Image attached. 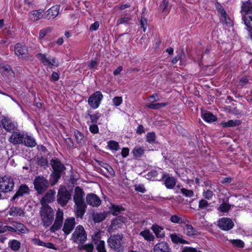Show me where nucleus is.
<instances>
[{"instance_id":"obj_1","label":"nucleus","mask_w":252,"mask_h":252,"mask_svg":"<svg viewBox=\"0 0 252 252\" xmlns=\"http://www.w3.org/2000/svg\"><path fill=\"white\" fill-rule=\"evenodd\" d=\"M41 220L43 225L47 227L51 225L54 219L53 210L48 205H43L40 211Z\"/></svg>"},{"instance_id":"obj_2","label":"nucleus","mask_w":252,"mask_h":252,"mask_svg":"<svg viewBox=\"0 0 252 252\" xmlns=\"http://www.w3.org/2000/svg\"><path fill=\"white\" fill-rule=\"evenodd\" d=\"M123 238L124 235L122 233L111 235L107 240L108 246L116 252H123Z\"/></svg>"},{"instance_id":"obj_3","label":"nucleus","mask_w":252,"mask_h":252,"mask_svg":"<svg viewBox=\"0 0 252 252\" xmlns=\"http://www.w3.org/2000/svg\"><path fill=\"white\" fill-rule=\"evenodd\" d=\"M50 164L53 169V172L51 175L53 178L52 184L54 185L61 178V174L65 167L58 159H52L50 161Z\"/></svg>"},{"instance_id":"obj_4","label":"nucleus","mask_w":252,"mask_h":252,"mask_svg":"<svg viewBox=\"0 0 252 252\" xmlns=\"http://www.w3.org/2000/svg\"><path fill=\"white\" fill-rule=\"evenodd\" d=\"M71 193L67 188L61 186L58 189L57 201L62 207L65 206L71 198Z\"/></svg>"},{"instance_id":"obj_5","label":"nucleus","mask_w":252,"mask_h":252,"mask_svg":"<svg viewBox=\"0 0 252 252\" xmlns=\"http://www.w3.org/2000/svg\"><path fill=\"white\" fill-rule=\"evenodd\" d=\"M242 11L247 14H250L247 17L243 16L242 19L245 25L252 30V5L250 0L243 3L242 6Z\"/></svg>"},{"instance_id":"obj_6","label":"nucleus","mask_w":252,"mask_h":252,"mask_svg":"<svg viewBox=\"0 0 252 252\" xmlns=\"http://www.w3.org/2000/svg\"><path fill=\"white\" fill-rule=\"evenodd\" d=\"M87 236V233L83 226L79 225L72 234L71 240L74 243L83 244L86 241Z\"/></svg>"},{"instance_id":"obj_7","label":"nucleus","mask_w":252,"mask_h":252,"mask_svg":"<svg viewBox=\"0 0 252 252\" xmlns=\"http://www.w3.org/2000/svg\"><path fill=\"white\" fill-rule=\"evenodd\" d=\"M35 189L38 194L43 193L49 187L48 181L42 176L36 177L33 181Z\"/></svg>"},{"instance_id":"obj_8","label":"nucleus","mask_w":252,"mask_h":252,"mask_svg":"<svg viewBox=\"0 0 252 252\" xmlns=\"http://www.w3.org/2000/svg\"><path fill=\"white\" fill-rule=\"evenodd\" d=\"M13 179L10 176L0 177V191L4 193L11 191L14 187Z\"/></svg>"},{"instance_id":"obj_9","label":"nucleus","mask_w":252,"mask_h":252,"mask_svg":"<svg viewBox=\"0 0 252 252\" xmlns=\"http://www.w3.org/2000/svg\"><path fill=\"white\" fill-rule=\"evenodd\" d=\"M103 97L101 92L97 91L89 97L88 104L92 108L96 109L99 107Z\"/></svg>"},{"instance_id":"obj_10","label":"nucleus","mask_w":252,"mask_h":252,"mask_svg":"<svg viewBox=\"0 0 252 252\" xmlns=\"http://www.w3.org/2000/svg\"><path fill=\"white\" fill-rule=\"evenodd\" d=\"M15 54L19 58L25 60H29L31 58L28 54V48L24 45L21 43H17L14 46Z\"/></svg>"},{"instance_id":"obj_11","label":"nucleus","mask_w":252,"mask_h":252,"mask_svg":"<svg viewBox=\"0 0 252 252\" xmlns=\"http://www.w3.org/2000/svg\"><path fill=\"white\" fill-rule=\"evenodd\" d=\"M63 213L62 210L59 209L56 215L55 220L54 224L50 227V231L52 232L58 230L62 226Z\"/></svg>"},{"instance_id":"obj_12","label":"nucleus","mask_w":252,"mask_h":252,"mask_svg":"<svg viewBox=\"0 0 252 252\" xmlns=\"http://www.w3.org/2000/svg\"><path fill=\"white\" fill-rule=\"evenodd\" d=\"M125 218L123 217H119L113 220L109 227L108 231L110 232H113L119 228L124 227V226L125 225Z\"/></svg>"},{"instance_id":"obj_13","label":"nucleus","mask_w":252,"mask_h":252,"mask_svg":"<svg viewBox=\"0 0 252 252\" xmlns=\"http://www.w3.org/2000/svg\"><path fill=\"white\" fill-rule=\"evenodd\" d=\"M218 225L221 230L228 231L233 227L234 223L230 219L222 218L218 221Z\"/></svg>"},{"instance_id":"obj_14","label":"nucleus","mask_w":252,"mask_h":252,"mask_svg":"<svg viewBox=\"0 0 252 252\" xmlns=\"http://www.w3.org/2000/svg\"><path fill=\"white\" fill-rule=\"evenodd\" d=\"M75 225L74 218L67 219L63 224V231L66 235H68L73 229Z\"/></svg>"},{"instance_id":"obj_15","label":"nucleus","mask_w":252,"mask_h":252,"mask_svg":"<svg viewBox=\"0 0 252 252\" xmlns=\"http://www.w3.org/2000/svg\"><path fill=\"white\" fill-rule=\"evenodd\" d=\"M86 199L87 204L93 207H98L101 204L100 198L94 193L87 194Z\"/></svg>"},{"instance_id":"obj_16","label":"nucleus","mask_w":252,"mask_h":252,"mask_svg":"<svg viewBox=\"0 0 252 252\" xmlns=\"http://www.w3.org/2000/svg\"><path fill=\"white\" fill-rule=\"evenodd\" d=\"M59 9V5L53 6L45 13L44 18L48 20L54 19L58 15Z\"/></svg>"},{"instance_id":"obj_17","label":"nucleus","mask_w":252,"mask_h":252,"mask_svg":"<svg viewBox=\"0 0 252 252\" xmlns=\"http://www.w3.org/2000/svg\"><path fill=\"white\" fill-rule=\"evenodd\" d=\"M86 207L85 202L75 203L74 209L77 218H82L86 212Z\"/></svg>"},{"instance_id":"obj_18","label":"nucleus","mask_w":252,"mask_h":252,"mask_svg":"<svg viewBox=\"0 0 252 252\" xmlns=\"http://www.w3.org/2000/svg\"><path fill=\"white\" fill-rule=\"evenodd\" d=\"M85 195L84 191L79 187H76L74 189L73 201L75 203L84 202L83 197Z\"/></svg>"},{"instance_id":"obj_19","label":"nucleus","mask_w":252,"mask_h":252,"mask_svg":"<svg viewBox=\"0 0 252 252\" xmlns=\"http://www.w3.org/2000/svg\"><path fill=\"white\" fill-rule=\"evenodd\" d=\"M24 136L18 132H14L9 137V141L14 144H19L23 142Z\"/></svg>"},{"instance_id":"obj_20","label":"nucleus","mask_w":252,"mask_h":252,"mask_svg":"<svg viewBox=\"0 0 252 252\" xmlns=\"http://www.w3.org/2000/svg\"><path fill=\"white\" fill-rule=\"evenodd\" d=\"M56 191L53 189H50L45 194L41 199V203L43 205H46L47 203H51L55 200V195Z\"/></svg>"},{"instance_id":"obj_21","label":"nucleus","mask_w":252,"mask_h":252,"mask_svg":"<svg viewBox=\"0 0 252 252\" xmlns=\"http://www.w3.org/2000/svg\"><path fill=\"white\" fill-rule=\"evenodd\" d=\"M153 252H170V249L168 244L163 241L155 246Z\"/></svg>"},{"instance_id":"obj_22","label":"nucleus","mask_w":252,"mask_h":252,"mask_svg":"<svg viewBox=\"0 0 252 252\" xmlns=\"http://www.w3.org/2000/svg\"><path fill=\"white\" fill-rule=\"evenodd\" d=\"M184 232L189 236H197L199 235L198 231L195 229L191 224L189 223H185Z\"/></svg>"},{"instance_id":"obj_23","label":"nucleus","mask_w":252,"mask_h":252,"mask_svg":"<svg viewBox=\"0 0 252 252\" xmlns=\"http://www.w3.org/2000/svg\"><path fill=\"white\" fill-rule=\"evenodd\" d=\"M30 189L28 186L23 184L21 185L18 190L17 191L16 193L14 194V195L12 197V200H15L16 199L18 198V197L20 196H22L24 194H29V193Z\"/></svg>"},{"instance_id":"obj_24","label":"nucleus","mask_w":252,"mask_h":252,"mask_svg":"<svg viewBox=\"0 0 252 252\" xmlns=\"http://www.w3.org/2000/svg\"><path fill=\"white\" fill-rule=\"evenodd\" d=\"M2 124L4 129L7 131L13 132L15 129V125L8 119H3L2 120Z\"/></svg>"},{"instance_id":"obj_25","label":"nucleus","mask_w":252,"mask_h":252,"mask_svg":"<svg viewBox=\"0 0 252 252\" xmlns=\"http://www.w3.org/2000/svg\"><path fill=\"white\" fill-rule=\"evenodd\" d=\"M201 117L208 123H212L217 120V117L210 112L206 111H202Z\"/></svg>"},{"instance_id":"obj_26","label":"nucleus","mask_w":252,"mask_h":252,"mask_svg":"<svg viewBox=\"0 0 252 252\" xmlns=\"http://www.w3.org/2000/svg\"><path fill=\"white\" fill-rule=\"evenodd\" d=\"M8 214L10 216L13 217L24 216L25 212L21 208L12 207L9 209Z\"/></svg>"},{"instance_id":"obj_27","label":"nucleus","mask_w":252,"mask_h":252,"mask_svg":"<svg viewBox=\"0 0 252 252\" xmlns=\"http://www.w3.org/2000/svg\"><path fill=\"white\" fill-rule=\"evenodd\" d=\"M170 237L171 239V241L174 243L176 244H187L188 242L182 238V236H181L179 234H176L175 233L174 234H171L170 235Z\"/></svg>"},{"instance_id":"obj_28","label":"nucleus","mask_w":252,"mask_h":252,"mask_svg":"<svg viewBox=\"0 0 252 252\" xmlns=\"http://www.w3.org/2000/svg\"><path fill=\"white\" fill-rule=\"evenodd\" d=\"M30 16L32 20L33 21H37L42 17L44 18V15L42 14V11L39 10L32 11L30 13Z\"/></svg>"},{"instance_id":"obj_29","label":"nucleus","mask_w":252,"mask_h":252,"mask_svg":"<svg viewBox=\"0 0 252 252\" xmlns=\"http://www.w3.org/2000/svg\"><path fill=\"white\" fill-rule=\"evenodd\" d=\"M151 229L155 233L157 237L163 238L164 237V233L163 231V228L158 225H153Z\"/></svg>"},{"instance_id":"obj_30","label":"nucleus","mask_w":252,"mask_h":252,"mask_svg":"<svg viewBox=\"0 0 252 252\" xmlns=\"http://www.w3.org/2000/svg\"><path fill=\"white\" fill-rule=\"evenodd\" d=\"M241 124V122L240 120H231L228 121L227 122H221V125L223 127H229L232 126H239Z\"/></svg>"},{"instance_id":"obj_31","label":"nucleus","mask_w":252,"mask_h":252,"mask_svg":"<svg viewBox=\"0 0 252 252\" xmlns=\"http://www.w3.org/2000/svg\"><path fill=\"white\" fill-rule=\"evenodd\" d=\"M94 243L96 246V250L98 252H107L104 241L100 240H96L95 241Z\"/></svg>"},{"instance_id":"obj_32","label":"nucleus","mask_w":252,"mask_h":252,"mask_svg":"<svg viewBox=\"0 0 252 252\" xmlns=\"http://www.w3.org/2000/svg\"><path fill=\"white\" fill-rule=\"evenodd\" d=\"M140 235L142 236L146 240L151 241L154 240V235L150 232L149 230H144L140 233Z\"/></svg>"},{"instance_id":"obj_33","label":"nucleus","mask_w":252,"mask_h":252,"mask_svg":"<svg viewBox=\"0 0 252 252\" xmlns=\"http://www.w3.org/2000/svg\"><path fill=\"white\" fill-rule=\"evenodd\" d=\"M13 226L15 227V232L18 230L22 233H25L27 230L26 226L20 222H14Z\"/></svg>"},{"instance_id":"obj_34","label":"nucleus","mask_w":252,"mask_h":252,"mask_svg":"<svg viewBox=\"0 0 252 252\" xmlns=\"http://www.w3.org/2000/svg\"><path fill=\"white\" fill-rule=\"evenodd\" d=\"M10 248L14 251H17L21 247V243L17 240H12L9 242Z\"/></svg>"},{"instance_id":"obj_35","label":"nucleus","mask_w":252,"mask_h":252,"mask_svg":"<svg viewBox=\"0 0 252 252\" xmlns=\"http://www.w3.org/2000/svg\"><path fill=\"white\" fill-rule=\"evenodd\" d=\"M144 153V149L139 146H136L133 150V156L136 158H140Z\"/></svg>"},{"instance_id":"obj_36","label":"nucleus","mask_w":252,"mask_h":252,"mask_svg":"<svg viewBox=\"0 0 252 252\" xmlns=\"http://www.w3.org/2000/svg\"><path fill=\"white\" fill-rule=\"evenodd\" d=\"M164 184L167 188L171 189L175 186L176 182L173 177H168L165 180Z\"/></svg>"},{"instance_id":"obj_37","label":"nucleus","mask_w":252,"mask_h":252,"mask_svg":"<svg viewBox=\"0 0 252 252\" xmlns=\"http://www.w3.org/2000/svg\"><path fill=\"white\" fill-rule=\"evenodd\" d=\"M23 141L24 142L25 144L28 147H33L36 145V142L34 139L30 136H26V137H24Z\"/></svg>"},{"instance_id":"obj_38","label":"nucleus","mask_w":252,"mask_h":252,"mask_svg":"<svg viewBox=\"0 0 252 252\" xmlns=\"http://www.w3.org/2000/svg\"><path fill=\"white\" fill-rule=\"evenodd\" d=\"M215 5L218 12L221 15L222 17L224 18V20L227 22L226 13L222 6L218 2L216 3Z\"/></svg>"},{"instance_id":"obj_39","label":"nucleus","mask_w":252,"mask_h":252,"mask_svg":"<svg viewBox=\"0 0 252 252\" xmlns=\"http://www.w3.org/2000/svg\"><path fill=\"white\" fill-rule=\"evenodd\" d=\"M36 57L44 64H47L48 62H49L50 59L47 57L46 54L38 53L36 55Z\"/></svg>"},{"instance_id":"obj_40","label":"nucleus","mask_w":252,"mask_h":252,"mask_svg":"<svg viewBox=\"0 0 252 252\" xmlns=\"http://www.w3.org/2000/svg\"><path fill=\"white\" fill-rule=\"evenodd\" d=\"M74 136L78 143L80 144L84 143V135L82 133L78 130H76L74 131Z\"/></svg>"},{"instance_id":"obj_41","label":"nucleus","mask_w":252,"mask_h":252,"mask_svg":"<svg viewBox=\"0 0 252 252\" xmlns=\"http://www.w3.org/2000/svg\"><path fill=\"white\" fill-rule=\"evenodd\" d=\"M167 105L166 103H151L148 104L147 107L152 109H158L165 106Z\"/></svg>"},{"instance_id":"obj_42","label":"nucleus","mask_w":252,"mask_h":252,"mask_svg":"<svg viewBox=\"0 0 252 252\" xmlns=\"http://www.w3.org/2000/svg\"><path fill=\"white\" fill-rule=\"evenodd\" d=\"M102 167L105 169L107 172L113 177L115 176V173L112 167L107 163L102 162L100 164Z\"/></svg>"},{"instance_id":"obj_43","label":"nucleus","mask_w":252,"mask_h":252,"mask_svg":"<svg viewBox=\"0 0 252 252\" xmlns=\"http://www.w3.org/2000/svg\"><path fill=\"white\" fill-rule=\"evenodd\" d=\"M124 210L125 209L122 206L115 205H113L111 209L112 214L115 216H117L120 212Z\"/></svg>"},{"instance_id":"obj_44","label":"nucleus","mask_w":252,"mask_h":252,"mask_svg":"<svg viewBox=\"0 0 252 252\" xmlns=\"http://www.w3.org/2000/svg\"><path fill=\"white\" fill-rule=\"evenodd\" d=\"M105 218V216L102 213H96L94 215L93 220L95 222H100Z\"/></svg>"},{"instance_id":"obj_45","label":"nucleus","mask_w":252,"mask_h":252,"mask_svg":"<svg viewBox=\"0 0 252 252\" xmlns=\"http://www.w3.org/2000/svg\"><path fill=\"white\" fill-rule=\"evenodd\" d=\"M158 173L157 170H152L151 172H149L147 176L149 179L151 180H160V179L158 178Z\"/></svg>"},{"instance_id":"obj_46","label":"nucleus","mask_w":252,"mask_h":252,"mask_svg":"<svg viewBox=\"0 0 252 252\" xmlns=\"http://www.w3.org/2000/svg\"><path fill=\"white\" fill-rule=\"evenodd\" d=\"M156 139L155 133L153 132L147 133L146 135V141L149 143H153Z\"/></svg>"},{"instance_id":"obj_47","label":"nucleus","mask_w":252,"mask_h":252,"mask_svg":"<svg viewBox=\"0 0 252 252\" xmlns=\"http://www.w3.org/2000/svg\"><path fill=\"white\" fill-rule=\"evenodd\" d=\"M88 115L90 117L91 122L93 123H96L97 120L100 117V114L98 113L94 115H91L89 112H88Z\"/></svg>"},{"instance_id":"obj_48","label":"nucleus","mask_w":252,"mask_h":252,"mask_svg":"<svg viewBox=\"0 0 252 252\" xmlns=\"http://www.w3.org/2000/svg\"><path fill=\"white\" fill-rule=\"evenodd\" d=\"M181 192L186 197H191L194 195L193 192L191 190L187 189L185 188L181 189Z\"/></svg>"},{"instance_id":"obj_49","label":"nucleus","mask_w":252,"mask_h":252,"mask_svg":"<svg viewBox=\"0 0 252 252\" xmlns=\"http://www.w3.org/2000/svg\"><path fill=\"white\" fill-rule=\"evenodd\" d=\"M230 209L229 204L223 202L219 206V210L222 212H226Z\"/></svg>"},{"instance_id":"obj_50","label":"nucleus","mask_w":252,"mask_h":252,"mask_svg":"<svg viewBox=\"0 0 252 252\" xmlns=\"http://www.w3.org/2000/svg\"><path fill=\"white\" fill-rule=\"evenodd\" d=\"M80 249L81 250H85L87 252H93L94 250V245L92 243L88 244L81 246Z\"/></svg>"},{"instance_id":"obj_51","label":"nucleus","mask_w":252,"mask_h":252,"mask_svg":"<svg viewBox=\"0 0 252 252\" xmlns=\"http://www.w3.org/2000/svg\"><path fill=\"white\" fill-rule=\"evenodd\" d=\"M108 146L110 149L114 150H118L119 148L118 143L114 141H110L108 142Z\"/></svg>"},{"instance_id":"obj_52","label":"nucleus","mask_w":252,"mask_h":252,"mask_svg":"<svg viewBox=\"0 0 252 252\" xmlns=\"http://www.w3.org/2000/svg\"><path fill=\"white\" fill-rule=\"evenodd\" d=\"M209 206V203L207 201L204 199H201L199 202V208L203 209Z\"/></svg>"},{"instance_id":"obj_53","label":"nucleus","mask_w":252,"mask_h":252,"mask_svg":"<svg viewBox=\"0 0 252 252\" xmlns=\"http://www.w3.org/2000/svg\"><path fill=\"white\" fill-rule=\"evenodd\" d=\"M213 192L212 191L207 189L206 191H204L203 193V196L207 199H210L213 196Z\"/></svg>"},{"instance_id":"obj_54","label":"nucleus","mask_w":252,"mask_h":252,"mask_svg":"<svg viewBox=\"0 0 252 252\" xmlns=\"http://www.w3.org/2000/svg\"><path fill=\"white\" fill-rule=\"evenodd\" d=\"M170 220L173 223H182V220L177 215H173L170 217Z\"/></svg>"},{"instance_id":"obj_55","label":"nucleus","mask_w":252,"mask_h":252,"mask_svg":"<svg viewBox=\"0 0 252 252\" xmlns=\"http://www.w3.org/2000/svg\"><path fill=\"white\" fill-rule=\"evenodd\" d=\"M113 102L114 104L116 106H118L120 105V104L122 102V98L120 96H115L113 99Z\"/></svg>"},{"instance_id":"obj_56","label":"nucleus","mask_w":252,"mask_h":252,"mask_svg":"<svg viewBox=\"0 0 252 252\" xmlns=\"http://www.w3.org/2000/svg\"><path fill=\"white\" fill-rule=\"evenodd\" d=\"M168 6V1L167 0H163L162 3L160 5V7L162 8V12H166L167 11V8Z\"/></svg>"},{"instance_id":"obj_57","label":"nucleus","mask_w":252,"mask_h":252,"mask_svg":"<svg viewBox=\"0 0 252 252\" xmlns=\"http://www.w3.org/2000/svg\"><path fill=\"white\" fill-rule=\"evenodd\" d=\"M89 129L92 133L94 134L98 132V127L95 124L91 125L90 126Z\"/></svg>"},{"instance_id":"obj_58","label":"nucleus","mask_w":252,"mask_h":252,"mask_svg":"<svg viewBox=\"0 0 252 252\" xmlns=\"http://www.w3.org/2000/svg\"><path fill=\"white\" fill-rule=\"evenodd\" d=\"M47 64L57 66L59 65V62L55 58L53 57L49 60V62H48Z\"/></svg>"},{"instance_id":"obj_59","label":"nucleus","mask_w":252,"mask_h":252,"mask_svg":"<svg viewBox=\"0 0 252 252\" xmlns=\"http://www.w3.org/2000/svg\"><path fill=\"white\" fill-rule=\"evenodd\" d=\"M129 20H130V18H129L128 17H124L119 19L117 21V23L118 25L122 24H124V23L128 22Z\"/></svg>"},{"instance_id":"obj_60","label":"nucleus","mask_w":252,"mask_h":252,"mask_svg":"<svg viewBox=\"0 0 252 252\" xmlns=\"http://www.w3.org/2000/svg\"><path fill=\"white\" fill-rule=\"evenodd\" d=\"M141 27L143 29V32H145L146 31V26L147 25V21L146 18H142L140 21Z\"/></svg>"},{"instance_id":"obj_61","label":"nucleus","mask_w":252,"mask_h":252,"mask_svg":"<svg viewBox=\"0 0 252 252\" xmlns=\"http://www.w3.org/2000/svg\"><path fill=\"white\" fill-rule=\"evenodd\" d=\"M38 164L41 166H44L47 164V160L45 158L41 157L38 159Z\"/></svg>"},{"instance_id":"obj_62","label":"nucleus","mask_w":252,"mask_h":252,"mask_svg":"<svg viewBox=\"0 0 252 252\" xmlns=\"http://www.w3.org/2000/svg\"><path fill=\"white\" fill-rule=\"evenodd\" d=\"M99 26V23L98 22H95L91 25L90 30L92 31H96L98 29Z\"/></svg>"},{"instance_id":"obj_63","label":"nucleus","mask_w":252,"mask_h":252,"mask_svg":"<svg viewBox=\"0 0 252 252\" xmlns=\"http://www.w3.org/2000/svg\"><path fill=\"white\" fill-rule=\"evenodd\" d=\"M135 190L142 193H144L146 189L143 185H138L135 187Z\"/></svg>"},{"instance_id":"obj_64","label":"nucleus","mask_w":252,"mask_h":252,"mask_svg":"<svg viewBox=\"0 0 252 252\" xmlns=\"http://www.w3.org/2000/svg\"><path fill=\"white\" fill-rule=\"evenodd\" d=\"M183 252H197V251L195 248L191 247H186L183 250Z\"/></svg>"}]
</instances>
